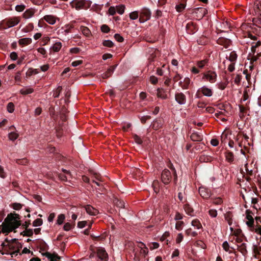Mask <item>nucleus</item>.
Listing matches in <instances>:
<instances>
[{"instance_id": "nucleus-1", "label": "nucleus", "mask_w": 261, "mask_h": 261, "mask_svg": "<svg viewBox=\"0 0 261 261\" xmlns=\"http://www.w3.org/2000/svg\"><path fill=\"white\" fill-rule=\"evenodd\" d=\"M20 219V216L16 213H11L8 214L1 225L2 232L8 234L10 232L15 231V230L21 224Z\"/></svg>"}, {"instance_id": "nucleus-2", "label": "nucleus", "mask_w": 261, "mask_h": 261, "mask_svg": "<svg viewBox=\"0 0 261 261\" xmlns=\"http://www.w3.org/2000/svg\"><path fill=\"white\" fill-rule=\"evenodd\" d=\"M2 245L3 246L5 251L0 250L1 253L2 254H10L12 256L17 255L22 247L21 244L16 239H14L11 241L6 240V242L3 243Z\"/></svg>"}, {"instance_id": "nucleus-3", "label": "nucleus", "mask_w": 261, "mask_h": 261, "mask_svg": "<svg viewBox=\"0 0 261 261\" xmlns=\"http://www.w3.org/2000/svg\"><path fill=\"white\" fill-rule=\"evenodd\" d=\"M20 21L19 17H13L4 20L0 27L4 30L13 27L18 24Z\"/></svg>"}, {"instance_id": "nucleus-4", "label": "nucleus", "mask_w": 261, "mask_h": 261, "mask_svg": "<svg viewBox=\"0 0 261 261\" xmlns=\"http://www.w3.org/2000/svg\"><path fill=\"white\" fill-rule=\"evenodd\" d=\"M133 253L136 258H138L140 255L145 256L148 253V248L144 243L138 242L133 250Z\"/></svg>"}, {"instance_id": "nucleus-5", "label": "nucleus", "mask_w": 261, "mask_h": 261, "mask_svg": "<svg viewBox=\"0 0 261 261\" xmlns=\"http://www.w3.org/2000/svg\"><path fill=\"white\" fill-rule=\"evenodd\" d=\"M202 80L211 84L215 83L217 81V74L215 71L208 70L202 73Z\"/></svg>"}, {"instance_id": "nucleus-6", "label": "nucleus", "mask_w": 261, "mask_h": 261, "mask_svg": "<svg viewBox=\"0 0 261 261\" xmlns=\"http://www.w3.org/2000/svg\"><path fill=\"white\" fill-rule=\"evenodd\" d=\"M249 37L251 40L252 41L257 40V38L255 36H253L252 35H249ZM248 44H250L251 45V53H261L259 50V47L261 44L260 41L259 40H257V41H252V42H247Z\"/></svg>"}, {"instance_id": "nucleus-7", "label": "nucleus", "mask_w": 261, "mask_h": 261, "mask_svg": "<svg viewBox=\"0 0 261 261\" xmlns=\"http://www.w3.org/2000/svg\"><path fill=\"white\" fill-rule=\"evenodd\" d=\"M151 12L148 9L143 8L139 12V21L140 23H144L150 18Z\"/></svg>"}, {"instance_id": "nucleus-8", "label": "nucleus", "mask_w": 261, "mask_h": 261, "mask_svg": "<svg viewBox=\"0 0 261 261\" xmlns=\"http://www.w3.org/2000/svg\"><path fill=\"white\" fill-rule=\"evenodd\" d=\"M171 172L168 169H165L162 171L161 174V179L164 184H168L171 181Z\"/></svg>"}, {"instance_id": "nucleus-9", "label": "nucleus", "mask_w": 261, "mask_h": 261, "mask_svg": "<svg viewBox=\"0 0 261 261\" xmlns=\"http://www.w3.org/2000/svg\"><path fill=\"white\" fill-rule=\"evenodd\" d=\"M245 214L246 224L249 228L254 224V220L252 216V213L250 210H247Z\"/></svg>"}, {"instance_id": "nucleus-10", "label": "nucleus", "mask_w": 261, "mask_h": 261, "mask_svg": "<svg viewBox=\"0 0 261 261\" xmlns=\"http://www.w3.org/2000/svg\"><path fill=\"white\" fill-rule=\"evenodd\" d=\"M198 92L206 97H211L213 94V90L207 86H203L198 90Z\"/></svg>"}, {"instance_id": "nucleus-11", "label": "nucleus", "mask_w": 261, "mask_h": 261, "mask_svg": "<svg viewBox=\"0 0 261 261\" xmlns=\"http://www.w3.org/2000/svg\"><path fill=\"white\" fill-rule=\"evenodd\" d=\"M70 5L72 8H74L76 10H80L84 8L85 2L84 0H74L70 3Z\"/></svg>"}, {"instance_id": "nucleus-12", "label": "nucleus", "mask_w": 261, "mask_h": 261, "mask_svg": "<svg viewBox=\"0 0 261 261\" xmlns=\"http://www.w3.org/2000/svg\"><path fill=\"white\" fill-rule=\"evenodd\" d=\"M199 193L203 199H208L212 195L211 190L204 187L199 188Z\"/></svg>"}, {"instance_id": "nucleus-13", "label": "nucleus", "mask_w": 261, "mask_h": 261, "mask_svg": "<svg viewBox=\"0 0 261 261\" xmlns=\"http://www.w3.org/2000/svg\"><path fill=\"white\" fill-rule=\"evenodd\" d=\"M97 256L101 261H107L108 254L103 248H98L97 250Z\"/></svg>"}, {"instance_id": "nucleus-14", "label": "nucleus", "mask_w": 261, "mask_h": 261, "mask_svg": "<svg viewBox=\"0 0 261 261\" xmlns=\"http://www.w3.org/2000/svg\"><path fill=\"white\" fill-rule=\"evenodd\" d=\"M43 19L48 24L54 25L56 23L57 20H59V18L53 15H46L43 17Z\"/></svg>"}, {"instance_id": "nucleus-15", "label": "nucleus", "mask_w": 261, "mask_h": 261, "mask_svg": "<svg viewBox=\"0 0 261 261\" xmlns=\"http://www.w3.org/2000/svg\"><path fill=\"white\" fill-rule=\"evenodd\" d=\"M252 13L257 17H261V4L260 3L257 2L254 4Z\"/></svg>"}, {"instance_id": "nucleus-16", "label": "nucleus", "mask_w": 261, "mask_h": 261, "mask_svg": "<svg viewBox=\"0 0 261 261\" xmlns=\"http://www.w3.org/2000/svg\"><path fill=\"white\" fill-rule=\"evenodd\" d=\"M175 100L180 105H184L186 102V96L182 93H178L175 94Z\"/></svg>"}, {"instance_id": "nucleus-17", "label": "nucleus", "mask_w": 261, "mask_h": 261, "mask_svg": "<svg viewBox=\"0 0 261 261\" xmlns=\"http://www.w3.org/2000/svg\"><path fill=\"white\" fill-rule=\"evenodd\" d=\"M238 56L234 51H232L226 55V58L231 63H236Z\"/></svg>"}, {"instance_id": "nucleus-18", "label": "nucleus", "mask_w": 261, "mask_h": 261, "mask_svg": "<svg viewBox=\"0 0 261 261\" xmlns=\"http://www.w3.org/2000/svg\"><path fill=\"white\" fill-rule=\"evenodd\" d=\"M85 209L87 214L92 216H95L98 213V210L90 205H86Z\"/></svg>"}, {"instance_id": "nucleus-19", "label": "nucleus", "mask_w": 261, "mask_h": 261, "mask_svg": "<svg viewBox=\"0 0 261 261\" xmlns=\"http://www.w3.org/2000/svg\"><path fill=\"white\" fill-rule=\"evenodd\" d=\"M249 230L252 231L256 233V234L259 235L260 236V240H261V226L259 224H256L255 225L254 224L251 227H250Z\"/></svg>"}, {"instance_id": "nucleus-20", "label": "nucleus", "mask_w": 261, "mask_h": 261, "mask_svg": "<svg viewBox=\"0 0 261 261\" xmlns=\"http://www.w3.org/2000/svg\"><path fill=\"white\" fill-rule=\"evenodd\" d=\"M62 47V44L60 41H56L50 47V49L54 52H58Z\"/></svg>"}, {"instance_id": "nucleus-21", "label": "nucleus", "mask_w": 261, "mask_h": 261, "mask_svg": "<svg viewBox=\"0 0 261 261\" xmlns=\"http://www.w3.org/2000/svg\"><path fill=\"white\" fill-rule=\"evenodd\" d=\"M261 56V53H250L249 55V59L250 60L251 63L252 64L253 62H256L258 58Z\"/></svg>"}, {"instance_id": "nucleus-22", "label": "nucleus", "mask_w": 261, "mask_h": 261, "mask_svg": "<svg viewBox=\"0 0 261 261\" xmlns=\"http://www.w3.org/2000/svg\"><path fill=\"white\" fill-rule=\"evenodd\" d=\"M115 67L114 66H111L106 72L101 74L102 79H107L111 76L113 73Z\"/></svg>"}, {"instance_id": "nucleus-23", "label": "nucleus", "mask_w": 261, "mask_h": 261, "mask_svg": "<svg viewBox=\"0 0 261 261\" xmlns=\"http://www.w3.org/2000/svg\"><path fill=\"white\" fill-rule=\"evenodd\" d=\"M35 11L33 9H27L23 14V17L25 19H29L34 15Z\"/></svg>"}, {"instance_id": "nucleus-24", "label": "nucleus", "mask_w": 261, "mask_h": 261, "mask_svg": "<svg viewBox=\"0 0 261 261\" xmlns=\"http://www.w3.org/2000/svg\"><path fill=\"white\" fill-rule=\"evenodd\" d=\"M239 250L244 255H246L247 253L246 244L245 243H241L240 244H237Z\"/></svg>"}, {"instance_id": "nucleus-25", "label": "nucleus", "mask_w": 261, "mask_h": 261, "mask_svg": "<svg viewBox=\"0 0 261 261\" xmlns=\"http://www.w3.org/2000/svg\"><path fill=\"white\" fill-rule=\"evenodd\" d=\"M184 210L187 214L190 216H194V211L193 208L188 204H186L184 205Z\"/></svg>"}, {"instance_id": "nucleus-26", "label": "nucleus", "mask_w": 261, "mask_h": 261, "mask_svg": "<svg viewBox=\"0 0 261 261\" xmlns=\"http://www.w3.org/2000/svg\"><path fill=\"white\" fill-rule=\"evenodd\" d=\"M63 172L65 174V178H63L62 174H59V177L61 180L63 181H67L68 179H70L71 178V174L69 171H67L65 169H63Z\"/></svg>"}, {"instance_id": "nucleus-27", "label": "nucleus", "mask_w": 261, "mask_h": 261, "mask_svg": "<svg viewBox=\"0 0 261 261\" xmlns=\"http://www.w3.org/2000/svg\"><path fill=\"white\" fill-rule=\"evenodd\" d=\"M32 41L31 38H23L19 40L18 43L20 45H28L32 43Z\"/></svg>"}, {"instance_id": "nucleus-28", "label": "nucleus", "mask_w": 261, "mask_h": 261, "mask_svg": "<svg viewBox=\"0 0 261 261\" xmlns=\"http://www.w3.org/2000/svg\"><path fill=\"white\" fill-rule=\"evenodd\" d=\"M208 64V60L204 59L201 61H198L196 62V66L200 69L203 68L205 66Z\"/></svg>"}, {"instance_id": "nucleus-29", "label": "nucleus", "mask_w": 261, "mask_h": 261, "mask_svg": "<svg viewBox=\"0 0 261 261\" xmlns=\"http://www.w3.org/2000/svg\"><path fill=\"white\" fill-rule=\"evenodd\" d=\"M80 30L82 34L86 37H89L91 35L90 30L86 27L81 26Z\"/></svg>"}, {"instance_id": "nucleus-30", "label": "nucleus", "mask_w": 261, "mask_h": 261, "mask_svg": "<svg viewBox=\"0 0 261 261\" xmlns=\"http://www.w3.org/2000/svg\"><path fill=\"white\" fill-rule=\"evenodd\" d=\"M40 72L39 69H34L30 68L26 72V75L28 76H31L32 75L37 74Z\"/></svg>"}, {"instance_id": "nucleus-31", "label": "nucleus", "mask_w": 261, "mask_h": 261, "mask_svg": "<svg viewBox=\"0 0 261 261\" xmlns=\"http://www.w3.org/2000/svg\"><path fill=\"white\" fill-rule=\"evenodd\" d=\"M190 83V80L188 77L185 78L183 82H182L181 81H180V82H179L180 86L183 89H185L188 88Z\"/></svg>"}, {"instance_id": "nucleus-32", "label": "nucleus", "mask_w": 261, "mask_h": 261, "mask_svg": "<svg viewBox=\"0 0 261 261\" xmlns=\"http://www.w3.org/2000/svg\"><path fill=\"white\" fill-rule=\"evenodd\" d=\"M191 225L197 229H199L202 227L200 221L197 219H194L191 222Z\"/></svg>"}, {"instance_id": "nucleus-33", "label": "nucleus", "mask_w": 261, "mask_h": 261, "mask_svg": "<svg viewBox=\"0 0 261 261\" xmlns=\"http://www.w3.org/2000/svg\"><path fill=\"white\" fill-rule=\"evenodd\" d=\"M33 89L31 87L23 88L20 90V93L23 95H27L29 94H31L33 93Z\"/></svg>"}, {"instance_id": "nucleus-34", "label": "nucleus", "mask_w": 261, "mask_h": 261, "mask_svg": "<svg viewBox=\"0 0 261 261\" xmlns=\"http://www.w3.org/2000/svg\"><path fill=\"white\" fill-rule=\"evenodd\" d=\"M46 257L50 260V261H60V257L54 254L47 253Z\"/></svg>"}, {"instance_id": "nucleus-35", "label": "nucleus", "mask_w": 261, "mask_h": 261, "mask_svg": "<svg viewBox=\"0 0 261 261\" xmlns=\"http://www.w3.org/2000/svg\"><path fill=\"white\" fill-rule=\"evenodd\" d=\"M223 249L229 253H232L231 249L232 247H230L227 241H224L222 244Z\"/></svg>"}, {"instance_id": "nucleus-36", "label": "nucleus", "mask_w": 261, "mask_h": 261, "mask_svg": "<svg viewBox=\"0 0 261 261\" xmlns=\"http://www.w3.org/2000/svg\"><path fill=\"white\" fill-rule=\"evenodd\" d=\"M152 188L154 192L158 193L160 191V183L158 180H154L152 183Z\"/></svg>"}, {"instance_id": "nucleus-37", "label": "nucleus", "mask_w": 261, "mask_h": 261, "mask_svg": "<svg viewBox=\"0 0 261 261\" xmlns=\"http://www.w3.org/2000/svg\"><path fill=\"white\" fill-rule=\"evenodd\" d=\"M19 135L15 132H11L8 134V138L11 141H15L18 138Z\"/></svg>"}, {"instance_id": "nucleus-38", "label": "nucleus", "mask_w": 261, "mask_h": 261, "mask_svg": "<svg viewBox=\"0 0 261 261\" xmlns=\"http://www.w3.org/2000/svg\"><path fill=\"white\" fill-rule=\"evenodd\" d=\"M34 29V25L32 23H29L25 28L22 29V31L24 33H28Z\"/></svg>"}, {"instance_id": "nucleus-39", "label": "nucleus", "mask_w": 261, "mask_h": 261, "mask_svg": "<svg viewBox=\"0 0 261 261\" xmlns=\"http://www.w3.org/2000/svg\"><path fill=\"white\" fill-rule=\"evenodd\" d=\"M125 8V6L123 5H120L117 6L116 7V12L118 14L122 15L124 12Z\"/></svg>"}, {"instance_id": "nucleus-40", "label": "nucleus", "mask_w": 261, "mask_h": 261, "mask_svg": "<svg viewBox=\"0 0 261 261\" xmlns=\"http://www.w3.org/2000/svg\"><path fill=\"white\" fill-rule=\"evenodd\" d=\"M139 17V12L135 11L129 14V18L131 20H136Z\"/></svg>"}, {"instance_id": "nucleus-41", "label": "nucleus", "mask_w": 261, "mask_h": 261, "mask_svg": "<svg viewBox=\"0 0 261 261\" xmlns=\"http://www.w3.org/2000/svg\"><path fill=\"white\" fill-rule=\"evenodd\" d=\"M191 138L194 141H199L202 140V136L196 133H193L191 135Z\"/></svg>"}, {"instance_id": "nucleus-42", "label": "nucleus", "mask_w": 261, "mask_h": 261, "mask_svg": "<svg viewBox=\"0 0 261 261\" xmlns=\"http://www.w3.org/2000/svg\"><path fill=\"white\" fill-rule=\"evenodd\" d=\"M65 219V217L64 214H60L58 216V218L57 220V224H58V225H61L62 224H63Z\"/></svg>"}, {"instance_id": "nucleus-43", "label": "nucleus", "mask_w": 261, "mask_h": 261, "mask_svg": "<svg viewBox=\"0 0 261 261\" xmlns=\"http://www.w3.org/2000/svg\"><path fill=\"white\" fill-rule=\"evenodd\" d=\"M7 109L9 113H13L14 111V105L13 104V103H8L7 106Z\"/></svg>"}, {"instance_id": "nucleus-44", "label": "nucleus", "mask_w": 261, "mask_h": 261, "mask_svg": "<svg viewBox=\"0 0 261 261\" xmlns=\"http://www.w3.org/2000/svg\"><path fill=\"white\" fill-rule=\"evenodd\" d=\"M42 220L40 218H38L33 222V225L34 227L40 226L42 225Z\"/></svg>"}, {"instance_id": "nucleus-45", "label": "nucleus", "mask_w": 261, "mask_h": 261, "mask_svg": "<svg viewBox=\"0 0 261 261\" xmlns=\"http://www.w3.org/2000/svg\"><path fill=\"white\" fill-rule=\"evenodd\" d=\"M62 90V87L59 86L53 93V96L55 98L59 97Z\"/></svg>"}, {"instance_id": "nucleus-46", "label": "nucleus", "mask_w": 261, "mask_h": 261, "mask_svg": "<svg viewBox=\"0 0 261 261\" xmlns=\"http://www.w3.org/2000/svg\"><path fill=\"white\" fill-rule=\"evenodd\" d=\"M186 7V5L184 4H179L177 5L175 7V9L176 11L178 12H180L182 11L183 10L185 9Z\"/></svg>"}, {"instance_id": "nucleus-47", "label": "nucleus", "mask_w": 261, "mask_h": 261, "mask_svg": "<svg viewBox=\"0 0 261 261\" xmlns=\"http://www.w3.org/2000/svg\"><path fill=\"white\" fill-rule=\"evenodd\" d=\"M195 245L196 246L200 247L202 249H205L206 248V245L202 241H197V242H195Z\"/></svg>"}, {"instance_id": "nucleus-48", "label": "nucleus", "mask_w": 261, "mask_h": 261, "mask_svg": "<svg viewBox=\"0 0 261 261\" xmlns=\"http://www.w3.org/2000/svg\"><path fill=\"white\" fill-rule=\"evenodd\" d=\"M159 244L157 242H152L148 245L150 250L157 249L159 247Z\"/></svg>"}, {"instance_id": "nucleus-49", "label": "nucleus", "mask_w": 261, "mask_h": 261, "mask_svg": "<svg viewBox=\"0 0 261 261\" xmlns=\"http://www.w3.org/2000/svg\"><path fill=\"white\" fill-rule=\"evenodd\" d=\"M184 223L183 221H177L175 224V228L177 230H181L182 229Z\"/></svg>"}, {"instance_id": "nucleus-50", "label": "nucleus", "mask_w": 261, "mask_h": 261, "mask_svg": "<svg viewBox=\"0 0 261 261\" xmlns=\"http://www.w3.org/2000/svg\"><path fill=\"white\" fill-rule=\"evenodd\" d=\"M12 207L15 210H19L22 208V205L19 203H13L11 204Z\"/></svg>"}, {"instance_id": "nucleus-51", "label": "nucleus", "mask_w": 261, "mask_h": 261, "mask_svg": "<svg viewBox=\"0 0 261 261\" xmlns=\"http://www.w3.org/2000/svg\"><path fill=\"white\" fill-rule=\"evenodd\" d=\"M243 73L246 75L245 78H246V80L247 81L248 84L247 87H249V86L251 84V81H250L251 75H250V74H249L247 73V70H244Z\"/></svg>"}, {"instance_id": "nucleus-52", "label": "nucleus", "mask_w": 261, "mask_h": 261, "mask_svg": "<svg viewBox=\"0 0 261 261\" xmlns=\"http://www.w3.org/2000/svg\"><path fill=\"white\" fill-rule=\"evenodd\" d=\"M133 138H134L135 142L137 144H139V145L142 144V139L138 135H134Z\"/></svg>"}, {"instance_id": "nucleus-53", "label": "nucleus", "mask_w": 261, "mask_h": 261, "mask_svg": "<svg viewBox=\"0 0 261 261\" xmlns=\"http://www.w3.org/2000/svg\"><path fill=\"white\" fill-rule=\"evenodd\" d=\"M158 96L162 98L165 99L167 98V96L166 94H164L163 90L161 89H158V93H157Z\"/></svg>"}, {"instance_id": "nucleus-54", "label": "nucleus", "mask_w": 261, "mask_h": 261, "mask_svg": "<svg viewBox=\"0 0 261 261\" xmlns=\"http://www.w3.org/2000/svg\"><path fill=\"white\" fill-rule=\"evenodd\" d=\"M226 158L228 162H231L233 160V153L230 152H227L226 154Z\"/></svg>"}, {"instance_id": "nucleus-55", "label": "nucleus", "mask_w": 261, "mask_h": 261, "mask_svg": "<svg viewBox=\"0 0 261 261\" xmlns=\"http://www.w3.org/2000/svg\"><path fill=\"white\" fill-rule=\"evenodd\" d=\"M102 44L105 46L108 47H111L113 46V42L112 41L109 40H105Z\"/></svg>"}, {"instance_id": "nucleus-56", "label": "nucleus", "mask_w": 261, "mask_h": 261, "mask_svg": "<svg viewBox=\"0 0 261 261\" xmlns=\"http://www.w3.org/2000/svg\"><path fill=\"white\" fill-rule=\"evenodd\" d=\"M208 214L212 218H215L217 216V211L214 209H211L208 211Z\"/></svg>"}, {"instance_id": "nucleus-57", "label": "nucleus", "mask_w": 261, "mask_h": 261, "mask_svg": "<svg viewBox=\"0 0 261 261\" xmlns=\"http://www.w3.org/2000/svg\"><path fill=\"white\" fill-rule=\"evenodd\" d=\"M228 134L225 132H223L221 136V140L222 143H226L227 140Z\"/></svg>"}, {"instance_id": "nucleus-58", "label": "nucleus", "mask_w": 261, "mask_h": 261, "mask_svg": "<svg viewBox=\"0 0 261 261\" xmlns=\"http://www.w3.org/2000/svg\"><path fill=\"white\" fill-rule=\"evenodd\" d=\"M186 234L188 236H192L193 237L196 236L197 233L195 231H192L191 228L188 229L185 231Z\"/></svg>"}, {"instance_id": "nucleus-59", "label": "nucleus", "mask_w": 261, "mask_h": 261, "mask_svg": "<svg viewBox=\"0 0 261 261\" xmlns=\"http://www.w3.org/2000/svg\"><path fill=\"white\" fill-rule=\"evenodd\" d=\"M230 229L231 230V233L237 237L239 236L241 233V230L240 229H237L233 230V229L232 227H230Z\"/></svg>"}, {"instance_id": "nucleus-60", "label": "nucleus", "mask_w": 261, "mask_h": 261, "mask_svg": "<svg viewBox=\"0 0 261 261\" xmlns=\"http://www.w3.org/2000/svg\"><path fill=\"white\" fill-rule=\"evenodd\" d=\"M25 9V6L24 5H18L15 7V10L17 12H22Z\"/></svg>"}, {"instance_id": "nucleus-61", "label": "nucleus", "mask_w": 261, "mask_h": 261, "mask_svg": "<svg viewBox=\"0 0 261 261\" xmlns=\"http://www.w3.org/2000/svg\"><path fill=\"white\" fill-rule=\"evenodd\" d=\"M6 173L5 172L4 168L0 165V177L2 178H5L6 177Z\"/></svg>"}, {"instance_id": "nucleus-62", "label": "nucleus", "mask_w": 261, "mask_h": 261, "mask_svg": "<svg viewBox=\"0 0 261 261\" xmlns=\"http://www.w3.org/2000/svg\"><path fill=\"white\" fill-rule=\"evenodd\" d=\"M184 236L181 233H179L177 234V236L176 238V243L177 244H179L183 240Z\"/></svg>"}, {"instance_id": "nucleus-63", "label": "nucleus", "mask_w": 261, "mask_h": 261, "mask_svg": "<svg viewBox=\"0 0 261 261\" xmlns=\"http://www.w3.org/2000/svg\"><path fill=\"white\" fill-rule=\"evenodd\" d=\"M149 81L151 84L155 85L158 83V79L156 76L152 75L150 77Z\"/></svg>"}, {"instance_id": "nucleus-64", "label": "nucleus", "mask_w": 261, "mask_h": 261, "mask_svg": "<svg viewBox=\"0 0 261 261\" xmlns=\"http://www.w3.org/2000/svg\"><path fill=\"white\" fill-rule=\"evenodd\" d=\"M101 30L103 33H108L110 31V28L106 24H103L101 27Z\"/></svg>"}]
</instances>
